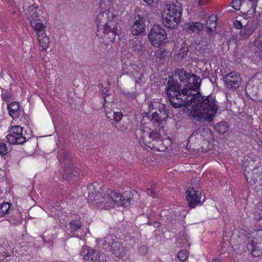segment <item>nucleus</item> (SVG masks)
I'll use <instances>...</instances> for the list:
<instances>
[{
    "instance_id": "1",
    "label": "nucleus",
    "mask_w": 262,
    "mask_h": 262,
    "mask_svg": "<svg viewBox=\"0 0 262 262\" xmlns=\"http://www.w3.org/2000/svg\"><path fill=\"white\" fill-rule=\"evenodd\" d=\"M181 88L169 77L166 88L168 99L175 108L186 107L189 116L196 121L211 123L219 110V105L212 96L203 97L199 93L201 79L199 76L180 70L178 73Z\"/></svg>"
},
{
    "instance_id": "2",
    "label": "nucleus",
    "mask_w": 262,
    "mask_h": 262,
    "mask_svg": "<svg viewBox=\"0 0 262 262\" xmlns=\"http://www.w3.org/2000/svg\"><path fill=\"white\" fill-rule=\"evenodd\" d=\"M88 202L92 206L99 209H110L127 206L130 202V192L121 193L112 189L102 190L97 183L88 187Z\"/></svg>"
},
{
    "instance_id": "3",
    "label": "nucleus",
    "mask_w": 262,
    "mask_h": 262,
    "mask_svg": "<svg viewBox=\"0 0 262 262\" xmlns=\"http://www.w3.org/2000/svg\"><path fill=\"white\" fill-rule=\"evenodd\" d=\"M99 7L100 12L96 19V35L106 43L113 42L120 33L116 12L105 2H100Z\"/></svg>"
},
{
    "instance_id": "4",
    "label": "nucleus",
    "mask_w": 262,
    "mask_h": 262,
    "mask_svg": "<svg viewBox=\"0 0 262 262\" xmlns=\"http://www.w3.org/2000/svg\"><path fill=\"white\" fill-rule=\"evenodd\" d=\"M230 242L234 246L245 244L253 256H259L262 254V229L249 233L243 229H235L231 236Z\"/></svg>"
},
{
    "instance_id": "5",
    "label": "nucleus",
    "mask_w": 262,
    "mask_h": 262,
    "mask_svg": "<svg viewBox=\"0 0 262 262\" xmlns=\"http://www.w3.org/2000/svg\"><path fill=\"white\" fill-rule=\"evenodd\" d=\"M142 139L144 144L149 148L158 151H164L170 145V140L168 139H162V134L164 130L161 129L157 131V128L155 130L150 131L149 127L143 126L141 127Z\"/></svg>"
},
{
    "instance_id": "6",
    "label": "nucleus",
    "mask_w": 262,
    "mask_h": 262,
    "mask_svg": "<svg viewBox=\"0 0 262 262\" xmlns=\"http://www.w3.org/2000/svg\"><path fill=\"white\" fill-rule=\"evenodd\" d=\"M162 13L164 25L168 28H176L180 23L182 12L180 4L177 0H169L165 3Z\"/></svg>"
},
{
    "instance_id": "7",
    "label": "nucleus",
    "mask_w": 262,
    "mask_h": 262,
    "mask_svg": "<svg viewBox=\"0 0 262 262\" xmlns=\"http://www.w3.org/2000/svg\"><path fill=\"white\" fill-rule=\"evenodd\" d=\"M147 37L151 45L156 47L165 43L167 39L165 30L159 24L153 26Z\"/></svg>"
},
{
    "instance_id": "8",
    "label": "nucleus",
    "mask_w": 262,
    "mask_h": 262,
    "mask_svg": "<svg viewBox=\"0 0 262 262\" xmlns=\"http://www.w3.org/2000/svg\"><path fill=\"white\" fill-rule=\"evenodd\" d=\"M122 71L124 74L132 75L137 82H141L142 80L144 71L133 61H125L123 64Z\"/></svg>"
},
{
    "instance_id": "9",
    "label": "nucleus",
    "mask_w": 262,
    "mask_h": 262,
    "mask_svg": "<svg viewBox=\"0 0 262 262\" xmlns=\"http://www.w3.org/2000/svg\"><path fill=\"white\" fill-rule=\"evenodd\" d=\"M145 44V42L142 40H136L133 41L132 49L135 52L141 55L146 51L147 56L145 58L148 60L152 61L154 60L152 57L156 54V53L153 51L151 47L146 48Z\"/></svg>"
},
{
    "instance_id": "10",
    "label": "nucleus",
    "mask_w": 262,
    "mask_h": 262,
    "mask_svg": "<svg viewBox=\"0 0 262 262\" xmlns=\"http://www.w3.org/2000/svg\"><path fill=\"white\" fill-rule=\"evenodd\" d=\"M186 198L188 202L189 206L194 208L198 204H201L205 200L202 198V192L200 190H196L193 187H189L186 190Z\"/></svg>"
},
{
    "instance_id": "11",
    "label": "nucleus",
    "mask_w": 262,
    "mask_h": 262,
    "mask_svg": "<svg viewBox=\"0 0 262 262\" xmlns=\"http://www.w3.org/2000/svg\"><path fill=\"white\" fill-rule=\"evenodd\" d=\"M224 81L227 89L234 92L239 87L241 79L238 73L232 72L228 73L224 78Z\"/></svg>"
},
{
    "instance_id": "12",
    "label": "nucleus",
    "mask_w": 262,
    "mask_h": 262,
    "mask_svg": "<svg viewBox=\"0 0 262 262\" xmlns=\"http://www.w3.org/2000/svg\"><path fill=\"white\" fill-rule=\"evenodd\" d=\"M80 255L81 256H83L84 260H91L92 261L100 260V258L102 256L101 253L99 251L89 249L86 247L83 248L82 251L80 252Z\"/></svg>"
},
{
    "instance_id": "13",
    "label": "nucleus",
    "mask_w": 262,
    "mask_h": 262,
    "mask_svg": "<svg viewBox=\"0 0 262 262\" xmlns=\"http://www.w3.org/2000/svg\"><path fill=\"white\" fill-rule=\"evenodd\" d=\"M41 14V9L38 6L33 5L28 7L26 16L30 24H31L33 21H40V16Z\"/></svg>"
},
{
    "instance_id": "14",
    "label": "nucleus",
    "mask_w": 262,
    "mask_h": 262,
    "mask_svg": "<svg viewBox=\"0 0 262 262\" xmlns=\"http://www.w3.org/2000/svg\"><path fill=\"white\" fill-rule=\"evenodd\" d=\"M106 239L108 240V241L106 242H107L109 245H111L113 254L116 257L121 258L125 255L126 250L123 247L120 243L117 242H113L112 243H110V237H107Z\"/></svg>"
},
{
    "instance_id": "15",
    "label": "nucleus",
    "mask_w": 262,
    "mask_h": 262,
    "mask_svg": "<svg viewBox=\"0 0 262 262\" xmlns=\"http://www.w3.org/2000/svg\"><path fill=\"white\" fill-rule=\"evenodd\" d=\"M146 116L155 126L158 127L157 131H159L160 129L163 130V122L165 118H163L162 116L160 115L157 112H154L151 115L147 113Z\"/></svg>"
},
{
    "instance_id": "16",
    "label": "nucleus",
    "mask_w": 262,
    "mask_h": 262,
    "mask_svg": "<svg viewBox=\"0 0 262 262\" xmlns=\"http://www.w3.org/2000/svg\"><path fill=\"white\" fill-rule=\"evenodd\" d=\"M149 108L150 110H158L160 115L163 117V118H167L168 115V112L166 110V106L156 100H152L149 104Z\"/></svg>"
},
{
    "instance_id": "17",
    "label": "nucleus",
    "mask_w": 262,
    "mask_h": 262,
    "mask_svg": "<svg viewBox=\"0 0 262 262\" xmlns=\"http://www.w3.org/2000/svg\"><path fill=\"white\" fill-rule=\"evenodd\" d=\"M138 19L135 21L131 28L132 34L133 35H139L145 29L143 18L139 16H138Z\"/></svg>"
},
{
    "instance_id": "18",
    "label": "nucleus",
    "mask_w": 262,
    "mask_h": 262,
    "mask_svg": "<svg viewBox=\"0 0 262 262\" xmlns=\"http://www.w3.org/2000/svg\"><path fill=\"white\" fill-rule=\"evenodd\" d=\"M102 91V96L103 97L104 103L103 104L104 108L105 110V114L108 119L111 118V112H110L109 106H112L111 103L113 101V97L110 98V95L107 93V91H104V90Z\"/></svg>"
},
{
    "instance_id": "19",
    "label": "nucleus",
    "mask_w": 262,
    "mask_h": 262,
    "mask_svg": "<svg viewBox=\"0 0 262 262\" xmlns=\"http://www.w3.org/2000/svg\"><path fill=\"white\" fill-rule=\"evenodd\" d=\"M205 129H198L193 132L191 136L189 139V142L193 143H198L203 140H204L205 136L203 134L205 133Z\"/></svg>"
},
{
    "instance_id": "20",
    "label": "nucleus",
    "mask_w": 262,
    "mask_h": 262,
    "mask_svg": "<svg viewBox=\"0 0 262 262\" xmlns=\"http://www.w3.org/2000/svg\"><path fill=\"white\" fill-rule=\"evenodd\" d=\"M255 28L253 27L251 23L248 22L242 28L239 34L240 36L243 39L248 38L252 34Z\"/></svg>"
},
{
    "instance_id": "21",
    "label": "nucleus",
    "mask_w": 262,
    "mask_h": 262,
    "mask_svg": "<svg viewBox=\"0 0 262 262\" xmlns=\"http://www.w3.org/2000/svg\"><path fill=\"white\" fill-rule=\"evenodd\" d=\"M203 28V24L194 22L187 23L184 26V29L186 31L195 33H198Z\"/></svg>"
},
{
    "instance_id": "22",
    "label": "nucleus",
    "mask_w": 262,
    "mask_h": 262,
    "mask_svg": "<svg viewBox=\"0 0 262 262\" xmlns=\"http://www.w3.org/2000/svg\"><path fill=\"white\" fill-rule=\"evenodd\" d=\"M30 24L37 35L46 33V24L41 23L40 21H37L36 22L33 21Z\"/></svg>"
},
{
    "instance_id": "23",
    "label": "nucleus",
    "mask_w": 262,
    "mask_h": 262,
    "mask_svg": "<svg viewBox=\"0 0 262 262\" xmlns=\"http://www.w3.org/2000/svg\"><path fill=\"white\" fill-rule=\"evenodd\" d=\"M7 141L11 144H20L26 141V138L24 136H16L9 133L6 137Z\"/></svg>"
},
{
    "instance_id": "24",
    "label": "nucleus",
    "mask_w": 262,
    "mask_h": 262,
    "mask_svg": "<svg viewBox=\"0 0 262 262\" xmlns=\"http://www.w3.org/2000/svg\"><path fill=\"white\" fill-rule=\"evenodd\" d=\"M38 41L41 48V51H46L49 47V39L46 33L37 35Z\"/></svg>"
},
{
    "instance_id": "25",
    "label": "nucleus",
    "mask_w": 262,
    "mask_h": 262,
    "mask_svg": "<svg viewBox=\"0 0 262 262\" xmlns=\"http://www.w3.org/2000/svg\"><path fill=\"white\" fill-rule=\"evenodd\" d=\"M19 108V104L17 102H13L10 103L7 106L9 111V114L11 117L13 118H16L18 116V111Z\"/></svg>"
},
{
    "instance_id": "26",
    "label": "nucleus",
    "mask_w": 262,
    "mask_h": 262,
    "mask_svg": "<svg viewBox=\"0 0 262 262\" xmlns=\"http://www.w3.org/2000/svg\"><path fill=\"white\" fill-rule=\"evenodd\" d=\"M255 51L262 58V32L259 33L254 41Z\"/></svg>"
},
{
    "instance_id": "27",
    "label": "nucleus",
    "mask_w": 262,
    "mask_h": 262,
    "mask_svg": "<svg viewBox=\"0 0 262 262\" xmlns=\"http://www.w3.org/2000/svg\"><path fill=\"white\" fill-rule=\"evenodd\" d=\"M217 18L214 15H211L207 20L206 26L209 32H211L214 30L216 27Z\"/></svg>"
},
{
    "instance_id": "28",
    "label": "nucleus",
    "mask_w": 262,
    "mask_h": 262,
    "mask_svg": "<svg viewBox=\"0 0 262 262\" xmlns=\"http://www.w3.org/2000/svg\"><path fill=\"white\" fill-rule=\"evenodd\" d=\"M11 206L12 204L8 202L0 204V217L4 216L9 212Z\"/></svg>"
},
{
    "instance_id": "29",
    "label": "nucleus",
    "mask_w": 262,
    "mask_h": 262,
    "mask_svg": "<svg viewBox=\"0 0 262 262\" xmlns=\"http://www.w3.org/2000/svg\"><path fill=\"white\" fill-rule=\"evenodd\" d=\"M9 133L16 136H23V128L19 125L11 126L9 127Z\"/></svg>"
},
{
    "instance_id": "30",
    "label": "nucleus",
    "mask_w": 262,
    "mask_h": 262,
    "mask_svg": "<svg viewBox=\"0 0 262 262\" xmlns=\"http://www.w3.org/2000/svg\"><path fill=\"white\" fill-rule=\"evenodd\" d=\"M215 129L221 134H224L228 130V126L225 122H220L215 126Z\"/></svg>"
},
{
    "instance_id": "31",
    "label": "nucleus",
    "mask_w": 262,
    "mask_h": 262,
    "mask_svg": "<svg viewBox=\"0 0 262 262\" xmlns=\"http://www.w3.org/2000/svg\"><path fill=\"white\" fill-rule=\"evenodd\" d=\"M81 222L79 220H72L70 223V229L72 232H74L81 228Z\"/></svg>"
},
{
    "instance_id": "32",
    "label": "nucleus",
    "mask_w": 262,
    "mask_h": 262,
    "mask_svg": "<svg viewBox=\"0 0 262 262\" xmlns=\"http://www.w3.org/2000/svg\"><path fill=\"white\" fill-rule=\"evenodd\" d=\"M255 9H252L249 10L247 13L246 14L245 18L246 19H249V23H250V21H251L250 23H252V22L254 21L255 20Z\"/></svg>"
},
{
    "instance_id": "33",
    "label": "nucleus",
    "mask_w": 262,
    "mask_h": 262,
    "mask_svg": "<svg viewBox=\"0 0 262 262\" xmlns=\"http://www.w3.org/2000/svg\"><path fill=\"white\" fill-rule=\"evenodd\" d=\"M64 170V173L70 179H72L75 177V174L74 173L73 168L71 165H68L66 167Z\"/></svg>"
},
{
    "instance_id": "34",
    "label": "nucleus",
    "mask_w": 262,
    "mask_h": 262,
    "mask_svg": "<svg viewBox=\"0 0 262 262\" xmlns=\"http://www.w3.org/2000/svg\"><path fill=\"white\" fill-rule=\"evenodd\" d=\"M188 257V253L186 250H182L178 252V257L181 261H185Z\"/></svg>"
},
{
    "instance_id": "35",
    "label": "nucleus",
    "mask_w": 262,
    "mask_h": 262,
    "mask_svg": "<svg viewBox=\"0 0 262 262\" xmlns=\"http://www.w3.org/2000/svg\"><path fill=\"white\" fill-rule=\"evenodd\" d=\"M243 2L242 0H233L232 2L233 8L235 10H239Z\"/></svg>"
},
{
    "instance_id": "36",
    "label": "nucleus",
    "mask_w": 262,
    "mask_h": 262,
    "mask_svg": "<svg viewBox=\"0 0 262 262\" xmlns=\"http://www.w3.org/2000/svg\"><path fill=\"white\" fill-rule=\"evenodd\" d=\"M7 147L4 143H0V154L5 155L7 154Z\"/></svg>"
},
{
    "instance_id": "37",
    "label": "nucleus",
    "mask_w": 262,
    "mask_h": 262,
    "mask_svg": "<svg viewBox=\"0 0 262 262\" xmlns=\"http://www.w3.org/2000/svg\"><path fill=\"white\" fill-rule=\"evenodd\" d=\"M123 114L121 112H114L113 114L114 120L116 122L121 120Z\"/></svg>"
},
{
    "instance_id": "38",
    "label": "nucleus",
    "mask_w": 262,
    "mask_h": 262,
    "mask_svg": "<svg viewBox=\"0 0 262 262\" xmlns=\"http://www.w3.org/2000/svg\"><path fill=\"white\" fill-rule=\"evenodd\" d=\"M139 253L141 255H145L148 252V248L146 246H141L138 250Z\"/></svg>"
},
{
    "instance_id": "39",
    "label": "nucleus",
    "mask_w": 262,
    "mask_h": 262,
    "mask_svg": "<svg viewBox=\"0 0 262 262\" xmlns=\"http://www.w3.org/2000/svg\"><path fill=\"white\" fill-rule=\"evenodd\" d=\"M257 209V212L259 215V217L257 220L259 221L262 220V203H259L258 205Z\"/></svg>"
},
{
    "instance_id": "40",
    "label": "nucleus",
    "mask_w": 262,
    "mask_h": 262,
    "mask_svg": "<svg viewBox=\"0 0 262 262\" xmlns=\"http://www.w3.org/2000/svg\"><path fill=\"white\" fill-rule=\"evenodd\" d=\"M149 6L154 7L156 5L158 0H144Z\"/></svg>"
},
{
    "instance_id": "41",
    "label": "nucleus",
    "mask_w": 262,
    "mask_h": 262,
    "mask_svg": "<svg viewBox=\"0 0 262 262\" xmlns=\"http://www.w3.org/2000/svg\"><path fill=\"white\" fill-rule=\"evenodd\" d=\"M234 26L235 28H236L237 29L241 30L242 28L243 27V23L238 20H236L234 22Z\"/></svg>"
},
{
    "instance_id": "42",
    "label": "nucleus",
    "mask_w": 262,
    "mask_h": 262,
    "mask_svg": "<svg viewBox=\"0 0 262 262\" xmlns=\"http://www.w3.org/2000/svg\"><path fill=\"white\" fill-rule=\"evenodd\" d=\"M21 214L19 213H17V220L15 221V222H13L12 220H11L10 221V223L12 224V225H15V224H17V223H18L20 220H21Z\"/></svg>"
},
{
    "instance_id": "43",
    "label": "nucleus",
    "mask_w": 262,
    "mask_h": 262,
    "mask_svg": "<svg viewBox=\"0 0 262 262\" xmlns=\"http://www.w3.org/2000/svg\"><path fill=\"white\" fill-rule=\"evenodd\" d=\"M188 49L187 48H183L180 51L179 55H181L182 54L181 58H183L184 56V55H186Z\"/></svg>"
},
{
    "instance_id": "44",
    "label": "nucleus",
    "mask_w": 262,
    "mask_h": 262,
    "mask_svg": "<svg viewBox=\"0 0 262 262\" xmlns=\"http://www.w3.org/2000/svg\"><path fill=\"white\" fill-rule=\"evenodd\" d=\"M125 95H126V96L128 98L130 99H134L136 98V95L135 93L129 92V93H127Z\"/></svg>"
},
{
    "instance_id": "45",
    "label": "nucleus",
    "mask_w": 262,
    "mask_h": 262,
    "mask_svg": "<svg viewBox=\"0 0 262 262\" xmlns=\"http://www.w3.org/2000/svg\"><path fill=\"white\" fill-rule=\"evenodd\" d=\"M149 225L153 226L155 228H158L161 226V224L159 222H154L149 223Z\"/></svg>"
},
{
    "instance_id": "46",
    "label": "nucleus",
    "mask_w": 262,
    "mask_h": 262,
    "mask_svg": "<svg viewBox=\"0 0 262 262\" xmlns=\"http://www.w3.org/2000/svg\"><path fill=\"white\" fill-rule=\"evenodd\" d=\"M2 98L4 100H5V101H7V100L9 98L8 96L5 94H3L2 95Z\"/></svg>"
},
{
    "instance_id": "47",
    "label": "nucleus",
    "mask_w": 262,
    "mask_h": 262,
    "mask_svg": "<svg viewBox=\"0 0 262 262\" xmlns=\"http://www.w3.org/2000/svg\"><path fill=\"white\" fill-rule=\"evenodd\" d=\"M147 190L149 191V192H147V193L148 194H151V195H154L155 194V193L154 192V190L152 189H148Z\"/></svg>"
},
{
    "instance_id": "48",
    "label": "nucleus",
    "mask_w": 262,
    "mask_h": 262,
    "mask_svg": "<svg viewBox=\"0 0 262 262\" xmlns=\"http://www.w3.org/2000/svg\"><path fill=\"white\" fill-rule=\"evenodd\" d=\"M245 176L246 178H247V181L248 182V179L250 176V172L249 171H247V173H245Z\"/></svg>"
},
{
    "instance_id": "49",
    "label": "nucleus",
    "mask_w": 262,
    "mask_h": 262,
    "mask_svg": "<svg viewBox=\"0 0 262 262\" xmlns=\"http://www.w3.org/2000/svg\"><path fill=\"white\" fill-rule=\"evenodd\" d=\"M119 129L122 132H124L126 130V127L122 126V128H120Z\"/></svg>"
},
{
    "instance_id": "50",
    "label": "nucleus",
    "mask_w": 262,
    "mask_h": 262,
    "mask_svg": "<svg viewBox=\"0 0 262 262\" xmlns=\"http://www.w3.org/2000/svg\"><path fill=\"white\" fill-rule=\"evenodd\" d=\"M250 88V84L249 83H248L246 86V90L247 91L249 90Z\"/></svg>"
},
{
    "instance_id": "51",
    "label": "nucleus",
    "mask_w": 262,
    "mask_h": 262,
    "mask_svg": "<svg viewBox=\"0 0 262 262\" xmlns=\"http://www.w3.org/2000/svg\"><path fill=\"white\" fill-rule=\"evenodd\" d=\"M212 262H219V261L217 259H214L212 260Z\"/></svg>"
},
{
    "instance_id": "52",
    "label": "nucleus",
    "mask_w": 262,
    "mask_h": 262,
    "mask_svg": "<svg viewBox=\"0 0 262 262\" xmlns=\"http://www.w3.org/2000/svg\"><path fill=\"white\" fill-rule=\"evenodd\" d=\"M221 253H222V254H224L225 253V251H224V250L223 249L221 250Z\"/></svg>"
},
{
    "instance_id": "53",
    "label": "nucleus",
    "mask_w": 262,
    "mask_h": 262,
    "mask_svg": "<svg viewBox=\"0 0 262 262\" xmlns=\"http://www.w3.org/2000/svg\"><path fill=\"white\" fill-rule=\"evenodd\" d=\"M106 82H107V84L108 85H110V82L108 80H107Z\"/></svg>"
},
{
    "instance_id": "54",
    "label": "nucleus",
    "mask_w": 262,
    "mask_h": 262,
    "mask_svg": "<svg viewBox=\"0 0 262 262\" xmlns=\"http://www.w3.org/2000/svg\"><path fill=\"white\" fill-rule=\"evenodd\" d=\"M249 1L251 2H253V1H257L258 0H249Z\"/></svg>"
},
{
    "instance_id": "55",
    "label": "nucleus",
    "mask_w": 262,
    "mask_h": 262,
    "mask_svg": "<svg viewBox=\"0 0 262 262\" xmlns=\"http://www.w3.org/2000/svg\"><path fill=\"white\" fill-rule=\"evenodd\" d=\"M243 1H244V0H242Z\"/></svg>"
}]
</instances>
